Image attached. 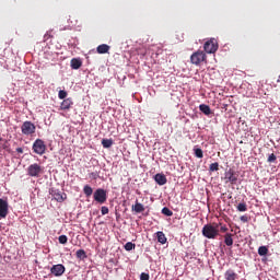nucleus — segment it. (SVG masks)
<instances>
[{"label":"nucleus","mask_w":280,"mask_h":280,"mask_svg":"<svg viewBox=\"0 0 280 280\" xmlns=\"http://www.w3.org/2000/svg\"><path fill=\"white\" fill-rule=\"evenodd\" d=\"M220 226H222V223H208L203 225L202 228V235L203 237H207L208 240H215L218 235H220Z\"/></svg>","instance_id":"obj_1"},{"label":"nucleus","mask_w":280,"mask_h":280,"mask_svg":"<svg viewBox=\"0 0 280 280\" xmlns=\"http://www.w3.org/2000/svg\"><path fill=\"white\" fill-rule=\"evenodd\" d=\"M21 132L22 135H25V137H32V135H35L36 132V125L30 120H26L21 126Z\"/></svg>","instance_id":"obj_2"},{"label":"nucleus","mask_w":280,"mask_h":280,"mask_svg":"<svg viewBox=\"0 0 280 280\" xmlns=\"http://www.w3.org/2000/svg\"><path fill=\"white\" fill-rule=\"evenodd\" d=\"M43 174V166L40 164L34 163L27 167V175L32 176L33 178H40Z\"/></svg>","instance_id":"obj_3"},{"label":"nucleus","mask_w":280,"mask_h":280,"mask_svg":"<svg viewBox=\"0 0 280 280\" xmlns=\"http://www.w3.org/2000/svg\"><path fill=\"white\" fill-rule=\"evenodd\" d=\"M47 150V145L45 144V141L42 139H36L33 143V151L35 154H39V156H43Z\"/></svg>","instance_id":"obj_4"},{"label":"nucleus","mask_w":280,"mask_h":280,"mask_svg":"<svg viewBox=\"0 0 280 280\" xmlns=\"http://www.w3.org/2000/svg\"><path fill=\"white\" fill-rule=\"evenodd\" d=\"M94 200L95 202H98V205H104V202H106L107 200V195H106V190L104 188H98L94 191Z\"/></svg>","instance_id":"obj_5"},{"label":"nucleus","mask_w":280,"mask_h":280,"mask_svg":"<svg viewBox=\"0 0 280 280\" xmlns=\"http://www.w3.org/2000/svg\"><path fill=\"white\" fill-rule=\"evenodd\" d=\"M203 49L206 54H215L218 51V42L215 39L206 42Z\"/></svg>","instance_id":"obj_6"},{"label":"nucleus","mask_w":280,"mask_h":280,"mask_svg":"<svg viewBox=\"0 0 280 280\" xmlns=\"http://www.w3.org/2000/svg\"><path fill=\"white\" fill-rule=\"evenodd\" d=\"M206 59L207 55L205 51H197L191 55L190 62H192V65H200V62H205Z\"/></svg>","instance_id":"obj_7"},{"label":"nucleus","mask_w":280,"mask_h":280,"mask_svg":"<svg viewBox=\"0 0 280 280\" xmlns=\"http://www.w3.org/2000/svg\"><path fill=\"white\" fill-rule=\"evenodd\" d=\"M66 270L67 269L63 267L62 264L54 265L50 268V272H51V275H54V277H62V275H65Z\"/></svg>","instance_id":"obj_8"},{"label":"nucleus","mask_w":280,"mask_h":280,"mask_svg":"<svg viewBox=\"0 0 280 280\" xmlns=\"http://www.w3.org/2000/svg\"><path fill=\"white\" fill-rule=\"evenodd\" d=\"M51 196L57 202H65L67 200V194L60 190H51Z\"/></svg>","instance_id":"obj_9"},{"label":"nucleus","mask_w":280,"mask_h":280,"mask_svg":"<svg viewBox=\"0 0 280 280\" xmlns=\"http://www.w3.org/2000/svg\"><path fill=\"white\" fill-rule=\"evenodd\" d=\"M0 218H8V201L0 199Z\"/></svg>","instance_id":"obj_10"},{"label":"nucleus","mask_w":280,"mask_h":280,"mask_svg":"<svg viewBox=\"0 0 280 280\" xmlns=\"http://www.w3.org/2000/svg\"><path fill=\"white\" fill-rule=\"evenodd\" d=\"M225 180H228V183H231L232 185H235V183H237V176L235 175V173H233V171H228L225 172Z\"/></svg>","instance_id":"obj_11"},{"label":"nucleus","mask_w":280,"mask_h":280,"mask_svg":"<svg viewBox=\"0 0 280 280\" xmlns=\"http://www.w3.org/2000/svg\"><path fill=\"white\" fill-rule=\"evenodd\" d=\"M154 180L158 185L163 186L167 184V177L164 174L158 173L154 176Z\"/></svg>","instance_id":"obj_12"},{"label":"nucleus","mask_w":280,"mask_h":280,"mask_svg":"<svg viewBox=\"0 0 280 280\" xmlns=\"http://www.w3.org/2000/svg\"><path fill=\"white\" fill-rule=\"evenodd\" d=\"M224 279L225 280H237L238 279V276L237 273L235 272V270L233 269H228L224 273Z\"/></svg>","instance_id":"obj_13"},{"label":"nucleus","mask_w":280,"mask_h":280,"mask_svg":"<svg viewBox=\"0 0 280 280\" xmlns=\"http://www.w3.org/2000/svg\"><path fill=\"white\" fill-rule=\"evenodd\" d=\"M73 104V100L71 98H65L61 102L60 108L61 110H69V108H71V105Z\"/></svg>","instance_id":"obj_14"},{"label":"nucleus","mask_w":280,"mask_h":280,"mask_svg":"<svg viewBox=\"0 0 280 280\" xmlns=\"http://www.w3.org/2000/svg\"><path fill=\"white\" fill-rule=\"evenodd\" d=\"M132 211H135L136 213H143V211H145V207L142 206V203H139V201H136V205H133L131 207Z\"/></svg>","instance_id":"obj_15"},{"label":"nucleus","mask_w":280,"mask_h":280,"mask_svg":"<svg viewBox=\"0 0 280 280\" xmlns=\"http://www.w3.org/2000/svg\"><path fill=\"white\" fill-rule=\"evenodd\" d=\"M109 50H110V46L106 44H102L96 48L97 54H108Z\"/></svg>","instance_id":"obj_16"},{"label":"nucleus","mask_w":280,"mask_h":280,"mask_svg":"<svg viewBox=\"0 0 280 280\" xmlns=\"http://www.w3.org/2000/svg\"><path fill=\"white\" fill-rule=\"evenodd\" d=\"M199 110H201L203 113V115H211V107H209V105L207 104H201L199 105Z\"/></svg>","instance_id":"obj_17"},{"label":"nucleus","mask_w":280,"mask_h":280,"mask_svg":"<svg viewBox=\"0 0 280 280\" xmlns=\"http://www.w3.org/2000/svg\"><path fill=\"white\" fill-rule=\"evenodd\" d=\"M156 237H158V242L160 244H166L167 243V237L165 236V233L156 232Z\"/></svg>","instance_id":"obj_18"},{"label":"nucleus","mask_w":280,"mask_h":280,"mask_svg":"<svg viewBox=\"0 0 280 280\" xmlns=\"http://www.w3.org/2000/svg\"><path fill=\"white\" fill-rule=\"evenodd\" d=\"M71 69H80V67H82V61L80 59L73 58L71 60Z\"/></svg>","instance_id":"obj_19"},{"label":"nucleus","mask_w":280,"mask_h":280,"mask_svg":"<svg viewBox=\"0 0 280 280\" xmlns=\"http://www.w3.org/2000/svg\"><path fill=\"white\" fill-rule=\"evenodd\" d=\"M224 244H226L228 246H233V234L226 233L224 235Z\"/></svg>","instance_id":"obj_20"},{"label":"nucleus","mask_w":280,"mask_h":280,"mask_svg":"<svg viewBox=\"0 0 280 280\" xmlns=\"http://www.w3.org/2000/svg\"><path fill=\"white\" fill-rule=\"evenodd\" d=\"M83 194H85L86 198H91L93 196V188L89 185L83 187Z\"/></svg>","instance_id":"obj_21"},{"label":"nucleus","mask_w":280,"mask_h":280,"mask_svg":"<svg viewBox=\"0 0 280 280\" xmlns=\"http://www.w3.org/2000/svg\"><path fill=\"white\" fill-rule=\"evenodd\" d=\"M75 255L78 259H86V252L84 249H78Z\"/></svg>","instance_id":"obj_22"},{"label":"nucleus","mask_w":280,"mask_h":280,"mask_svg":"<svg viewBox=\"0 0 280 280\" xmlns=\"http://www.w3.org/2000/svg\"><path fill=\"white\" fill-rule=\"evenodd\" d=\"M194 153L197 159H202V156H205L202 149L200 148H194Z\"/></svg>","instance_id":"obj_23"},{"label":"nucleus","mask_w":280,"mask_h":280,"mask_svg":"<svg viewBox=\"0 0 280 280\" xmlns=\"http://www.w3.org/2000/svg\"><path fill=\"white\" fill-rule=\"evenodd\" d=\"M162 213H163V215H166L167 218H172V215H174V212L172 210H170V208H167V207H164L162 209Z\"/></svg>","instance_id":"obj_24"},{"label":"nucleus","mask_w":280,"mask_h":280,"mask_svg":"<svg viewBox=\"0 0 280 280\" xmlns=\"http://www.w3.org/2000/svg\"><path fill=\"white\" fill-rule=\"evenodd\" d=\"M258 255H260V257H265V255H268V247L266 246H260L258 248Z\"/></svg>","instance_id":"obj_25"},{"label":"nucleus","mask_w":280,"mask_h":280,"mask_svg":"<svg viewBox=\"0 0 280 280\" xmlns=\"http://www.w3.org/2000/svg\"><path fill=\"white\" fill-rule=\"evenodd\" d=\"M103 148H112L113 147V140L110 139H103L102 140Z\"/></svg>","instance_id":"obj_26"},{"label":"nucleus","mask_w":280,"mask_h":280,"mask_svg":"<svg viewBox=\"0 0 280 280\" xmlns=\"http://www.w3.org/2000/svg\"><path fill=\"white\" fill-rule=\"evenodd\" d=\"M247 210H248V207L246 206V203L242 202L237 205V211L244 212Z\"/></svg>","instance_id":"obj_27"},{"label":"nucleus","mask_w":280,"mask_h":280,"mask_svg":"<svg viewBox=\"0 0 280 280\" xmlns=\"http://www.w3.org/2000/svg\"><path fill=\"white\" fill-rule=\"evenodd\" d=\"M136 245L132 242H128L125 244V250H135Z\"/></svg>","instance_id":"obj_28"},{"label":"nucleus","mask_w":280,"mask_h":280,"mask_svg":"<svg viewBox=\"0 0 280 280\" xmlns=\"http://www.w3.org/2000/svg\"><path fill=\"white\" fill-rule=\"evenodd\" d=\"M90 178L92 180H97V178H100V172L95 171L89 174Z\"/></svg>","instance_id":"obj_29"},{"label":"nucleus","mask_w":280,"mask_h":280,"mask_svg":"<svg viewBox=\"0 0 280 280\" xmlns=\"http://www.w3.org/2000/svg\"><path fill=\"white\" fill-rule=\"evenodd\" d=\"M58 242L59 244H67V242H69V237H67V235H60L58 237Z\"/></svg>","instance_id":"obj_30"},{"label":"nucleus","mask_w":280,"mask_h":280,"mask_svg":"<svg viewBox=\"0 0 280 280\" xmlns=\"http://www.w3.org/2000/svg\"><path fill=\"white\" fill-rule=\"evenodd\" d=\"M219 167H220V164H218V162H214L210 164V172H218Z\"/></svg>","instance_id":"obj_31"},{"label":"nucleus","mask_w":280,"mask_h":280,"mask_svg":"<svg viewBox=\"0 0 280 280\" xmlns=\"http://www.w3.org/2000/svg\"><path fill=\"white\" fill-rule=\"evenodd\" d=\"M59 100H67V91L60 90L58 93Z\"/></svg>","instance_id":"obj_32"},{"label":"nucleus","mask_w":280,"mask_h":280,"mask_svg":"<svg viewBox=\"0 0 280 280\" xmlns=\"http://www.w3.org/2000/svg\"><path fill=\"white\" fill-rule=\"evenodd\" d=\"M268 163H275V161H277V155H275V153H271L269 156H268Z\"/></svg>","instance_id":"obj_33"},{"label":"nucleus","mask_w":280,"mask_h":280,"mask_svg":"<svg viewBox=\"0 0 280 280\" xmlns=\"http://www.w3.org/2000/svg\"><path fill=\"white\" fill-rule=\"evenodd\" d=\"M140 280H150V275L149 273H145V272H142L140 275Z\"/></svg>","instance_id":"obj_34"},{"label":"nucleus","mask_w":280,"mask_h":280,"mask_svg":"<svg viewBox=\"0 0 280 280\" xmlns=\"http://www.w3.org/2000/svg\"><path fill=\"white\" fill-rule=\"evenodd\" d=\"M101 212H102V215H107V213H108V207L103 206V207L101 208Z\"/></svg>","instance_id":"obj_35"},{"label":"nucleus","mask_w":280,"mask_h":280,"mask_svg":"<svg viewBox=\"0 0 280 280\" xmlns=\"http://www.w3.org/2000/svg\"><path fill=\"white\" fill-rule=\"evenodd\" d=\"M219 231H221V233H226V231H229V228H226V225H221Z\"/></svg>","instance_id":"obj_36"},{"label":"nucleus","mask_w":280,"mask_h":280,"mask_svg":"<svg viewBox=\"0 0 280 280\" xmlns=\"http://www.w3.org/2000/svg\"><path fill=\"white\" fill-rule=\"evenodd\" d=\"M241 221H242V222H248V218L245 217V215H243V217H241Z\"/></svg>","instance_id":"obj_37"},{"label":"nucleus","mask_w":280,"mask_h":280,"mask_svg":"<svg viewBox=\"0 0 280 280\" xmlns=\"http://www.w3.org/2000/svg\"><path fill=\"white\" fill-rule=\"evenodd\" d=\"M16 152H19L20 154H23V149L22 148H18Z\"/></svg>","instance_id":"obj_38"},{"label":"nucleus","mask_w":280,"mask_h":280,"mask_svg":"<svg viewBox=\"0 0 280 280\" xmlns=\"http://www.w3.org/2000/svg\"><path fill=\"white\" fill-rule=\"evenodd\" d=\"M277 82H280V74H279V77H278V80H277Z\"/></svg>","instance_id":"obj_39"}]
</instances>
